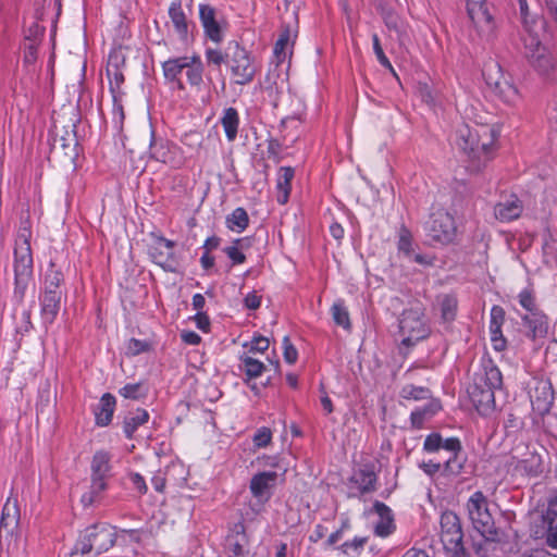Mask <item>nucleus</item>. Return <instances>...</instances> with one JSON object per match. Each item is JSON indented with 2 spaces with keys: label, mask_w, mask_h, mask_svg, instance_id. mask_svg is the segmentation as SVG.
<instances>
[{
  "label": "nucleus",
  "mask_w": 557,
  "mask_h": 557,
  "mask_svg": "<svg viewBox=\"0 0 557 557\" xmlns=\"http://www.w3.org/2000/svg\"><path fill=\"white\" fill-rule=\"evenodd\" d=\"M117 540L121 543L138 542L139 532L135 529H122L117 535L115 528L109 523H94L79 533L70 557H97L109 550Z\"/></svg>",
  "instance_id": "nucleus-1"
},
{
  "label": "nucleus",
  "mask_w": 557,
  "mask_h": 557,
  "mask_svg": "<svg viewBox=\"0 0 557 557\" xmlns=\"http://www.w3.org/2000/svg\"><path fill=\"white\" fill-rule=\"evenodd\" d=\"M497 136L492 125L466 124L457 129L456 145L468 156L473 170L480 171L494 157Z\"/></svg>",
  "instance_id": "nucleus-2"
},
{
  "label": "nucleus",
  "mask_w": 557,
  "mask_h": 557,
  "mask_svg": "<svg viewBox=\"0 0 557 557\" xmlns=\"http://www.w3.org/2000/svg\"><path fill=\"white\" fill-rule=\"evenodd\" d=\"M64 284L62 270L51 260L45 272L38 296L41 323L46 330L57 320L63 299L66 297Z\"/></svg>",
  "instance_id": "nucleus-3"
},
{
  "label": "nucleus",
  "mask_w": 557,
  "mask_h": 557,
  "mask_svg": "<svg viewBox=\"0 0 557 557\" xmlns=\"http://www.w3.org/2000/svg\"><path fill=\"white\" fill-rule=\"evenodd\" d=\"M467 510L473 528L484 539L483 544H474L475 553L481 557H485L488 549L487 546L503 541L505 532L495 525L488 509V500L481 491L470 496L467 503Z\"/></svg>",
  "instance_id": "nucleus-4"
},
{
  "label": "nucleus",
  "mask_w": 557,
  "mask_h": 557,
  "mask_svg": "<svg viewBox=\"0 0 557 557\" xmlns=\"http://www.w3.org/2000/svg\"><path fill=\"white\" fill-rule=\"evenodd\" d=\"M32 231L22 227L15 238L14 245V289L12 300L15 305L24 304L26 290L34 278V260L30 247Z\"/></svg>",
  "instance_id": "nucleus-5"
},
{
  "label": "nucleus",
  "mask_w": 557,
  "mask_h": 557,
  "mask_svg": "<svg viewBox=\"0 0 557 557\" xmlns=\"http://www.w3.org/2000/svg\"><path fill=\"white\" fill-rule=\"evenodd\" d=\"M503 386L500 370L488 361L483 371L476 373L473 383L468 388L469 397L479 413L487 416L495 409V391Z\"/></svg>",
  "instance_id": "nucleus-6"
},
{
  "label": "nucleus",
  "mask_w": 557,
  "mask_h": 557,
  "mask_svg": "<svg viewBox=\"0 0 557 557\" xmlns=\"http://www.w3.org/2000/svg\"><path fill=\"white\" fill-rule=\"evenodd\" d=\"M441 542L445 550L455 557H467L463 546V532L459 517L453 511H445L441 516Z\"/></svg>",
  "instance_id": "nucleus-7"
},
{
  "label": "nucleus",
  "mask_w": 557,
  "mask_h": 557,
  "mask_svg": "<svg viewBox=\"0 0 557 557\" xmlns=\"http://www.w3.org/2000/svg\"><path fill=\"white\" fill-rule=\"evenodd\" d=\"M111 470L110 455L107 451H97L91 461V484L88 492L82 495L84 507L91 506L98 495L107 488V478Z\"/></svg>",
  "instance_id": "nucleus-8"
},
{
  "label": "nucleus",
  "mask_w": 557,
  "mask_h": 557,
  "mask_svg": "<svg viewBox=\"0 0 557 557\" xmlns=\"http://www.w3.org/2000/svg\"><path fill=\"white\" fill-rule=\"evenodd\" d=\"M399 330L403 335V344L406 346L414 345L428 337L430 329L422 308L414 307L405 310L399 320Z\"/></svg>",
  "instance_id": "nucleus-9"
},
{
  "label": "nucleus",
  "mask_w": 557,
  "mask_h": 557,
  "mask_svg": "<svg viewBox=\"0 0 557 557\" xmlns=\"http://www.w3.org/2000/svg\"><path fill=\"white\" fill-rule=\"evenodd\" d=\"M423 448L428 453H448L450 457L444 461V470L449 474L460 472L462 465L458 455L461 450V444L457 437L443 440L438 433H432L426 436Z\"/></svg>",
  "instance_id": "nucleus-10"
},
{
  "label": "nucleus",
  "mask_w": 557,
  "mask_h": 557,
  "mask_svg": "<svg viewBox=\"0 0 557 557\" xmlns=\"http://www.w3.org/2000/svg\"><path fill=\"white\" fill-rule=\"evenodd\" d=\"M50 152L54 156L63 158L70 163H75L79 156V144L76 136V125L73 123L71 128L59 131L55 127L51 143Z\"/></svg>",
  "instance_id": "nucleus-11"
},
{
  "label": "nucleus",
  "mask_w": 557,
  "mask_h": 557,
  "mask_svg": "<svg viewBox=\"0 0 557 557\" xmlns=\"http://www.w3.org/2000/svg\"><path fill=\"white\" fill-rule=\"evenodd\" d=\"M148 255L152 261L166 271L175 272L180 262L173 252L174 243L156 233L149 234Z\"/></svg>",
  "instance_id": "nucleus-12"
},
{
  "label": "nucleus",
  "mask_w": 557,
  "mask_h": 557,
  "mask_svg": "<svg viewBox=\"0 0 557 557\" xmlns=\"http://www.w3.org/2000/svg\"><path fill=\"white\" fill-rule=\"evenodd\" d=\"M228 51H231L230 66L233 76L235 77V83L239 85H246L253 79L257 67L251 61L248 52L238 46V44H234L228 47ZM227 57L230 54L227 53Z\"/></svg>",
  "instance_id": "nucleus-13"
},
{
  "label": "nucleus",
  "mask_w": 557,
  "mask_h": 557,
  "mask_svg": "<svg viewBox=\"0 0 557 557\" xmlns=\"http://www.w3.org/2000/svg\"><path fill=\"white\" fill-rule=\"evenodd\" d=\"M456 224L451 214L440 210L432 214L429 236L436 243L449 244L456 237Z\"/></svg>",
  "instance_id": "nucleus-14"
},
{
  "label": "nucleus",
  "mask_w": 557,
  "mask_h": 557,
  "mask_svg": "<svg viewBox=\"0 0 557 557\" xmlns=\"http://www.w3.org/2000/svg\"><path fill=\"white\" fill-rule=\"evenodd\" d=\"M525 47L530 51L528 59L540 75L549 76L556 70L557 62L552 52L536 38L530 37V45L525 44Z\"/></svg>",
  "instance_id": "nucleus-15"
},
{
  "label": "nucleus",
  "mask_w": 557,
  "mask_h": 557,
  "mask_svg": "<svg viewBox=\"0 0 557 557\" xmlns=\"http://www.w3.org/2000/svg\"><path fill=\"white\" fill-rule=\"evenodd\" d=\"M376 481L377 475L375 472L374 465H361L356 470H354L352 474L348 480L350 495H356L352 491H356L360 495L374 492L376 490Z\"/></svg>",
  "instance_id": "nucleus-16"
},
{
  "label": "nucleus",
  "mask_w": 557,
  "mask_h": 557,
  "mask_svg": "<svg viewBox=\"0 0 557 557\" xmlns=\"http://www.w3.org/2000/svg\"><path fill=\"white\" fill-rule=\"evenodd\" d=\"M278 474L275 471L256 473L249 484L252 496L261 504L269 502L276 486Z\"/></svg>",
  "instance_id": "nucleus-17"
},
{
  "label": "nucleus",
  "mask_w": 557,
  "mask_h": 557,
  "mask_svg": "<svg viewBox=\"0 0 557 557\" xmlns=\"http://www.w3.org/2000/svg\"><path fill=\"white\" fill-rule=\"evenodd\" d=\"M467 11L469 18L480 33H491L493 29V17L484 0H468Z\"/></svg>",
  "instance_id": "nucleus-18"
},
{
  "label": "nucleus",
  "mask_w": 557,
  "mask_h": 557,
  "mask_svg": "<svg viewBox=\"0 0 557 557\" xmlns=\"http://www.w3.org/2000/svg\"><path fill=\"white\" fill-rule=\"evenodd\" d=\"M523 211L522 201L511 195L498 201L494 207V215L500 222H510L518 219Z\"/></svg>",
  "instance_id": "nucleus-19"
},
{
  "label": "nucleus",
  "mask_w": 557,
  "mask_h": 557,
  "mask_svg": "<svg viewBox=\"0 0 557 557\" xmlns=\"http://www.w3.org/2000/svg\"><path fill=\"white\" fill-rule=\"evenodd\" d=\"M530 398L532 407L537 413H547L554 400L552 386L546 382H540L533 393L530 394Z\"/></svg>",
  "instance_id": "nucleus-20"
},
{
  "label": "nucleus",
  "mask_w": 557,
  "mask_h": 557,
  "mask_svg": "<svg viewBox=\"0 0 557 557\" xmlns=\"http://www.w3.org/2000/svg\"><path fill=\"white\" fill-rule=\"evenodd\" d=\"M524 325L529 329V336L532 339L543 338L548 333L547 317L541 311H532L522 318Z\"/></svg>",
  "instance_id": "nucleus-21"
},
{
  "label": "nucleus",
  "mask_w": 557,
  "mask_h": 557,
  "mask_svg": "<svg viewBox=\"0 0 557 557\" xmlns=\"http://www.w3.org/2000/svg\"><path fill=\"white\" fill-rule=\"evenodd\" d=\"M199 16L208 37L213 41H219L221 39V29L215 20L214 8L209 4H200Z\"/></svg>",
  "instance_id": "nucleus-22"
},
{
  "label": "nucleus",
  "mask_w": 557,
  "mask_h": 557,
  "mask_svg": "<svg viewBox=\"0 0 557 557\" xmlns=\"http://www.w3.org/2000/svg\"><path fill=\"white\" fill-rule=\"evenodd\" d=\"M116 399L110 394L106 393L100 398L97 407L95 408L96 423L99 426H107L111 423L113 412L115 409Z\"/></svg>",
  "instance_id": "nucleus-23"
},
{
  "label": "nucleus",
  "mask_w": 557,
  "mask_h": 557,
  "mask_svg": "<svg viewBox=\"0 0 557 557\" xmlns=\"http://www.w3.org/2000/svg\"><path fill=\"white\" fill-rule=\"evenodd\" d=\"M547 522L546 543L552 548H557V495L548 502L545 515Z\"/></svg>",
  "instance_id": "nucleus-24"
},
{
  "label": "nucleus",
  "mask_w": 557,
  "mask_h": 557,
  "mask_svg": "<svg viewBox=\"0 0 557 557\" xmlns=\"http://www.w3.org/2000/svg\"><path fill=\"white\" fill-rule=\"evenodd\" d=\"M295 170L290 166H282L277 173V201L281 205H285L288 201L290 193V183L294 178Z\"/></svg>",
  "instance_id": "nucleus-25"
},
{
  "label": "nucleus",
  "mask_w": 557,
  "mask_h": 557,
  "mask_svg": "<svg viewBox=\"0 0 557 557\" xmlns=\"http://www.w3.org/2000/svg\"><path fill=\"white\" fill-rule=\"evenodd\" d=\"M373 510L379 515L380 521L375 524V534L379 536H387L394 529L391 509L381 502H375Z\"/></svg>",
  "instance_id": "nucleus-26"
},
{
  "label": "nucleus",
  "mask_w": 557,
  "mask_h": 557,
  "mask_svg": "<svg viewBox=\"0 0 557 557\" xmlns=\"http://www.w3.org/2000/svg\"><path fill=\"white\" fill-rule=\"evenodd\" d=\"M169 15L176 33L186 38L188 34V20L182 8L181 1H173L169 9Z\"/></svg>",
  "instance_id": "nucleus-27"
},
{
  "label": "nucleus",
  "mask_w": 557,
  "mask_h": 557,
  "mask_svg": "<svg viewBox=\"0 0 557 557\" xmlns=\"http://www.w3.org/2000/svg\"><path fill=\"white\" fill-rule=\"evenodd\" d=\"M482 75L486 85L491 89L499 87L502 82L508 81V78L504 75L500 65L495 61H488L484 64Z\"/></svg>",
  "instance_id": "nucleus-28"
},
{
  "label": "nucleus",
  "mask_w": 557,
  "mask_h": 557,
  "mask_svg": "<svg viewBox=\"0 0 557 557\" xmlns=\"http://www.w3.org/2000/svg\"><path fill=\"white\" fill-rule=\"evenodd\" d=\"M440 409L441 405L435 400H431L423 407L417 408L411 412L410 416L412 426L416 429H421L423 423L433 417Z\"/></svg>",
  "instance_id": "nucleus-29"
},
{
  "label": "nucleus",
  "mask_w": 557,
  "mask_h": 557,
  "mask_svg": "<svg viewBox=\"0 0 557 557\" xmlns=\"http://www.w3.org/2000/svg\"><path fill=\"white\" fill-rule=\"evenodd\" d=\"M148 153H149L150 159L160 161V162H166V157L169 153L168 148L163 144V140L158 139L156 137V132H154V128H153L151 122L149 123V152Z\"/></svg>",
  "instance_id": "nucleus-30"
},
{
  "label": "nucleus",
  "mask_w": 557,
  "mask_h": 557,
  "mask_svg": "<svg viewBox=\"0 0 557 557\" xmlns=\"http://www.w3.org/2000/svg\"><path fill=\"white\" fill-rule=\"evenodd\" d=\"M221 124L224 128L225 135L230 141H233L237 136L239 117L236 109L227 108L221 117Z\"/></svg>",
  "instance_id": "nucleus-31"
},
{
  "label": "nucleus",
  "mask_w": 557,
  "mask_h": 557,
  "mask_svg": "<svg viewBox=\"0 0 557 557\" xmlns=\"http://www.w3.org/2000/svg\"><path fill=\"white\" fill-rule=\"evenodd\" d=\"M397 249L398 252L404 255L407 259H411L413 256V236L410 230L404 224H401L398 230Z\"/></svg>",
  "instance_id": "nucleus-32"
},
{
  "label": "nucleus",
  "mask_w": 557,
  "mask_h": 557,
  "mask_svg": "<svg viewBox=\"0 0 557 557\" xmlns=\"http://www.w3.org/2000/svg\"><path fill=\"white\" fill-rule=\"evenodd\" d=\"M188 55L170 59L163 62V73L166 79L175 81L178 74L188 65Z\"/></svg>",
  "instance_id": "nucleus-33"
},
{
  "label": "nucleus",
  "mask_w": 557,
  "mask_h": 557,
  "mask_svg": "<svg viewBox=\"0 0 557 557\" xmlns=\"http://www.w3.org/2000/svg\"><path fill=\"white\" fill-rule=\"evenodd\" d=\"M437 304L441 310V317L445 322L455 319L457 312V299L453 295H442L437 297Z\"/></svg>",
  "instance_id": "nucleus-34"
},
{
  "label": "nucleus",
  "mask_w": 557,
  "mask_h": 557,
  "mask_svg": "<svg viewBox=\"0 0 557 557\" xmlns=\"http://www.w3.org/2000/svg\"><path fill=\"white\" fill-rule=\"evenodd\" d=\"M249 223V216L244 208H236L227 218V227L232 231L243 232Z\"/></svg>",
  "instance_id": "nucleus-35"
},
{
  "label": "nucleus",
  "mask_w": 557,
  "mask_h": 557,
  "mask_svg": "<svg viewBox=\"0 0 557 557\" xmlns=\"http://www.w3.org/2000/svg\"><path fill=\"white\" fill-rule=\"evenodd\" d=\"M494 94L508 104H516L519 100L518 89L510 83V81L502 82L499 87L492 89Z\"/></svg>",
  "instance_id": "nucleus-36"
},
{
  "label": "nucleus",
  "mask_w": 557,
  "mask_h": 557,
  "mask_svg": "<svg viewBox=\"0 0 557 557\" xmlns=\"http://www.w3.org/2000/svg\"><path fill=\"white\" fill-rule=\"evenodd\" d=\"M186 76L191 85H199L202 82L203 65L199 57L188 58V65L185 67Z\"/></svg>",
  "instance_id": "nucleus-37"
},
{
  "label": "nucleus",
  "mask_w": 557,
  "mask_h": 557,
  "mask_svg": "<svg viewBox=\"0 0 557 557\" xmlns=\"http://www.w3.org/2000/svg\"><path fill=\"white\" fill-rule=\"evenodd\" d=\"M331 311L333 320L337 325L345 330H349L351 327L349 312L343 300L335 301L331 308Z\"/></svg>",
  "instance_id": "nucleus-38"
},
{
  "label": "nucleus",
  "mask_w": 557,
  "mask_h": 557,
  "mask_svg": "<svg viewBox=\"0 0 557 557\" xmlns=\"http://www.w3.org/2000/svg\"><path fill=\"white\" fill-rule=\"evenodd\" d=\"M107 76L109 78L110 92L112 94V98L114 103L121 100V95L123 94L121 90V85L124 82V75L121 69L110 70L107 72Z\"/></svg>",
  "instance_id": "nucleus-39"
},
{
  "label": "nucleus",
  "mask_w": 557,
  "mask_h": 557,
  "mask_svg": "<svg viewBox=\"0 0 557 557\" xmlns=\"http://www.w3.org/2000/svg\"><path fill=\"white\" fill-rule=\"evenodd\" d=\"M247 247L246 239L239 238L234 240L232 246L225 247L223 251L232 260L233 264H240L246 261L243 249Z\"/></svg>",
  "instance_id": "nucleus-40"
},
{
  "label": "nucleus",
  "mask_w": 557,
  "mask_h": 557,
  "mask_svg": "<svg viewBox=\"0 0 557 557\" xmlns=\"http://www.w3.org/2000/svg\"><path fill=\"white\" fill-rule=\"evenodd\" d=\"M244 371L249 377H258L264 370V364L249 356L242 357Z\"/></svg>",
  "instance_id": "nucleus-41"
},
{
  "label": "nucleus",
  "mask_w": 557,
  "mask_h": 557,
  "mask_svg": "<svg viewBox=\"0 0 557 557\" xmlns=\"http://www.w3.org/2000/svg\"><path fill=\"white\" fill-rule=\"evenodd\" d=\"M401 396L405 399H426L431 396L428 388L422 386L406 385L401 389Z\"/></svg>",
  "instance_id": "nucleus-42"
},
{
  "label": "nucleus",
  "mask_w": 557,
  "mask_h": 557,
  "mask_svg": "<svg viewBox=\"0 0 557 557\" xmlns=\"http://www.w3.org/2000/svg\"><path fill=\"white\" fill-rule=\"evenodd\" d=\"M417 95L428 106L433 107L435 104V91L426 82H418L416 87Z\"/></svg>",
  "instance_id": "nucleus-43"
},
{
  "label": "nucleus",
  "mask_w": 557,
  "mask_h": 557,
  "mask_svg": "<svg viewBox=\"0 0 557 557\" xmlns=\"http://www.w3.org/2000/svg\"><path fill=\"white\" fill-rule=\"evenodd\" d=\"M46 28L37 22L32 23L24 32V38L27 42H40Z\"/></svg>",
  "instance_id": "nucleus-44"
},
{
  "label": "nucleus",
  "mask_w": 557,
  "mask_h": 557,
  "mask_svg": "<svg viewBox=\"0 0 557 557\" xmlns=\"http://www.w3.org/2000/svg\"><path fill=\"white\" fill-rule=\"evenodd\" d=\"M372 41H373L374 53H375L379 62L381 63V65L388 69L393 74H395V71H394L389 60L386 58V55L382 49L379 36L376 34H373Z\"/></svg>",
  "instance_id": "nucleus-45"
},
{
  "label": "nucleus",
  "mask_w": 557,
  "mask_h": 557,
  "mask_svg": "<svg viewBox=\"0 0 557 557\" xmlns=\"http://www.w3.org/2000/svg\"><path fill=\"white\" fill-rule=\"evenodd\" d=\"M519 302L520 305L530 313L532 311L539 310L535 305V297L531 289H523L519 294Z\"/></svg>",
  "instance_id": "nucleus-46"
},
{
  "label": "nucleus",
  "mask_w": 557,
  "mask_h": 557,
  "mask_svg": "<svg viewBox=\"0 0 557 557\" xmlns=\"http://www.w3.org/2000/svg\"><path fill=\"white\" fill-rule=\"evenodd\" d=\"M139 354V339L131 338L126 348L125 355L121 360V366L124 369L132 363V359Z\"/></svg>",
  "instance_id": "nucleus-47"
},
{
  "label": "nucleus",
  "mask_w": 557,
  "mask_h": 557,
  "mask_svg": "<svg viewBox=\"0 0 557 557\" xmlns=\"http://www.w3.org/2000/svg\"><path fill=\"white\" fill-rule=\"evenodd\" d=\"M521 466L531 475H537L542 469L541 457L536 454H531L530 460H521Z\"/></svg>",
  "instance_id": "nucleus-48"
},
{
  "label": "nucleus",
  "mask_w": 557,
  "mask_h": 557,
  "mask_svg": "<svg viewBox=\"0 0 557 557\" xmlns=\"http://www.w3.org/2000/svg\"><path fill=\"white\" fill-rule=\"evenodd\" d=\"M367 541V537H355L352 541L343 543L338 548L346 555H349L351 552L358 553L363 548Z\"/></svg>",
  "instance_id": "nucleus-49"
},
{
  "label": "nucleus",
  "mask_w": 557,
  "mask_h": 557,
  "mask_svg": "<svg viewBox=\"0 0 557 557\" xmlns=\"http://www.w3.org/2000/svg\"><path fill=\"white\" fill-rule=\"evenodd\" d=\"M272 440V432L269 428H260L253 435V444L258 448L267 447Z\"/></svg>",
  "instance_id": "nucleus-50"
},
{
  "label": "nucleus",
  "mask_w": 557,
  "mask_h": 557,
  "mask_svg": "<svg viewBox=\"0 0 557 557\" xmlns=\"http://www.w3.org/2000/svg\"><path fill=\"white\" fill-rule=\"evenodd\" d=\"M505 322V311L500 306H493L491 309L490 329H502Z\"/></svg>",
  "instance_id": "nucleus-51"
},
{
  "label": "nucleus",
  "mask_w": 557,
  "mask_h": 557,
  "mask_svg": "<svg viewBox=\"0 0 557 557\" xmlns=\"http://www.w3.org/2000/svg\"><path fill=\"white\" fill-rule=\"evenodd\" d=\"M38 42H27L24 46L23 62L32 65L36 62L38 57Z\"/></svg>",
  "instance_id": "nucleus-52"
},
{
  "label": "nucleus",
  "mask_w": 557,
  "mask_h": 557,
  "mask_svg": "<svg viewBox=\"0 0 557 557\" xmlns=\"http://www.w3.org/2000/svg\"><path fill=\"white\" fill-rule=\"evenodd\" d=\"M269 345L270 342L267 337L257 336L244 346L249 348V352H264L269 348Z\"/></svg>",
  "instance_id": "nucleus-53"
},
{
  "label": "nucleus",
  "mask_w": 557,
  "mask_h": 557,
  "mask_svg": "<svg viewBox=\"0 0 557 557\" xmlns=\"http://www.w3.org/2000/svg\"><path fill=\"white\" fill-rule=\"evenodd\" d=\"M120 396L126 400L139 399V383H128L119 389Z\"/></svg>",
  "instance_id": "nucleus-54"
},
{
  "label": "nucleus",
  "mask_w": 557,
  "mask_h": 557,
  "mask_svg": "<svg viewBox=\"0 0 557 557\" xmlns=\"http://www.w3.org/2000/svg\"><path fill=\"white\" fill-rule=\"evenodd\" d=\"M125 62V57L122 52V50H113L110 52L107 63V72H110V70L114 69H121V65H123Z\"/></svg>",
  "instance_id": "nucleus-55"
},
{
  "label": "nucleus",
  "mask_w": 557,
  "mask_h": 557,
  "mask_svg": "<svg viewBox=\"0 0 557 557\" xmlns=\"http://www.w3.org/2000/svg\"><path fill=\"white\" fill-rule=\"evenodd\" d=\"M139 426V417L138 416H129L125 417L123 421V432L126 437L132 438L134 433Z\"/></svg>",
  "instance_id": "nucleus-56"
},
{
  "label": "nucleus",
  "mask_w": 557,
  "mask_h": 557,
  "mask_svg": "<svg viewBox=\"0 0 557 557\" xmlns=\"http://www.w3.org/2000/svg\"><path fill=\"white\" fill-rule=\"evenodd\" d=\"M283 347H284V359L287 363L293 364L296 362L298 352L295 346L290 343L289 337L285 336L283 338Z\"/></svg>",
  "instance_id": "nucleus-57"
},
{
  "label": "nucleus",
  "mask_w": 557,
  "mask_h": 557,
  "mask_svg": "<svg viewBox=\"0 0 557 557\" xmlns=\"http://www.w3.org/2000/svg\"><path fill=\"white\" fill-rule=\"evenodd\" d=\"M490 333L493 348L497 351H503L506 348V339L503 336L502 329H490Z\"/></svg>",
  "instance_id": "nucleus-58"
},
{
  "label": "nucleus",
  "mask_w": 557,
  "mask_h": 557,
  "mask_svg": "<svg viewBox=\"0 0 557 557\" xmlns=\"http://www.w3.org/2000/svg\"><path fill=\"white\" fill-rule=\"evenodd\" d=\"M384 22L389 29H393L397 33L400 30L401 21L397 14L391 11H386L384 13Z\"/></svg>",
  "instance_id": "nucleus-59"
},
{
  "label": "nucleus",
  "mask_w": 557,
  "mask_h": 557,
  "mask_svg": "<svg viewBox=\"0 0 557 557\" xmlns=\"http://www.w3.org/2000/svg\"><path fill=\"white\" fill-rule=\"evenodd\" d=\"M32 329H33L32 310L24 309L22 311V320H21V324L17 327V332L28 333Z\"/></svg>",
  "instance_id": "nucleus-60"
},
{
  "label": "nucleus",
  "mask_w": 557,
  "mask_h": 557,
  "mask_svg": "<svg viewBox=\"0 0 557 557\" xmlns=\"http://www.w3.org/2000/svg\"><path fill=\"white\" fill-rule=\"evenodd\" d=\"M421 468L429 475H433V474L437 473L442 468L444 469V461L441 462L440 460H437V461L430 460L428 462H423L421 465Z\"/></svg>",
  "instance_id": "nucleus-61"
},
{
  "label": "nucleus",
  "mask_w": 557,
  "mask_h": 557,
  "mask_svg": "<svg viewBox=\"0 0 557 557\" xmlns=\"http://www.w3.org/2000/svg\"><path fill=\"white\" fill-rule=\"evenodd\" d=\"M245 307L250 310H256L260 307L261 297L256 292L249 293L244 299Z\"/></svg>",
  "instance_id": "nucleus-62"
},
{
  "label": "nucleus",
  "mask_w": 557,
  "mask_h": 557,
  "mask_svg": "<svg viewBox=\"0 0 557 557\" xmlns=\"http://www.w3.org/2000/svg\"><path fill=\"white\" fill-rule=\"evenodd\" d=\"M288 40H289V32L285 30L280 35V37L275 44V47H274V53L277 57L284 51L286 45L288 44Z\"/></svg>",
  "instance_id": "nucleus-63"
},
{
  "label": "nucleus",
  "mask_w": 557,
  "mask_h": 557,
  "mask_svg": "<svg viewBox=\"0 0 557 557\" xmlns=\"http://www.w3.org/2000/svg\"><path fill=\"white\" fill-rule=\"evenodd\" d=\"M181 337L188 345H198L201 341V337L194 331H183Z\"/></svg>",
  "instance_id": "nucleus-64"
}]
</instances>
